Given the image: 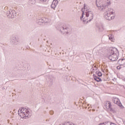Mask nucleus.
I'll use <instances>...</instances> for the list:
<instances>
[{"label":"nucleus","mask_w":125,"mask_h":125,"mask_svg":"<svg viewBox=\"0 0 125 125\" xmlns=\"http://www.w3.org/2000/svg\"><path fill=\"white\" fill-rule=\"evenodd\" d=\"M96 3L100 11H106L108 6L111 4V0H96Z\"/></svg>","instance_id":"nucleus-1"},{"label":"nucleus","mask_w":125,"mask_h":125,"mask_svg":"<svg viewBox=\"0 0 125 125\" xmlns=\"http://www.w3.org/2000/svg\"><path fill=\"white\" fill-rule=\"evenodd\" d=\"M32 111L30 109L24 107H21L18 110L19 116L22 119H27L31 117Z\"/></svg>","instance_id":"nucleus-2"},{"label":"nucleus","mask_w":125,"mask_h":125,"mask_svg":"<svg viewBox=\"0 0 125 125\" xmlns=\"http://www.w3.org/2000/svg\"><path fill=\"white\" fill-rule=\"evenodd\" d=\"M85 15L83 16V18L82 19V20H83V24H87L88 22H90V21H92V19H93V16H94L93 14V12L90 11V12H85Z\"/></svg>","instance_id":"nucleus-3"},{"label":"nucleus","mask_w":125,"mask_h":125,"mask_svg":"<svg viewBox=\"0 0 125 125\" xmlns=\"http://www.w3.org/2000/svg\"><path fill=\"white\" fill-rule=\"evenodd\" d=\"M115 13V11L114 10L111 8H108L106 10V11L105 12L104 14V18L106 20H112L115 18V17L111 16V15H113Z\"/></svg>","instance_id":"nucleus-4"},{"label":"nucleus","mask_w":125,"mask_h":125,"mask_svg":"<svg viewBox=\"0 0 125 125\" xmlns=\"http://www.w3.org/2000/svg\"><path fill=\"white\" fill-rule=\"evenodd\" d=\"M113 54H119V51L118 49L115 47L110 48L108 50V53L107 54L108 56L112 55Z\"/></svg>","instance_id":"nucleus-5"},{"label":"nucleus","mask_w":125,"mask_h":125,"mask_svg":"<svg viewBox=\"0 0 125 125\" xmlns=\"http://www.w3.org/2000/svg\"><path fill=\"white\" fill-rule=\"evenodd\" d=\"M6 15L8 18H14L16 16V12L14 10L8 11L6 13Z\"/></svg>","instance_id":"nucleus-6"},{"label":"nucleus","mask_w":125,"mask_h":125,"mask_svg":"<svg viewBox=\"0 0 125 125\" xmlns=\"http://www.w3.org/2000/svg\"><path fill=\"white\" fill-rule=\"evenodd\" d=\"M81 11L82 12V15L80 18L81 20H83V16L85 15V12H90L89 11V7L85 6V4L84 5L83 8L81 9Z\"/></svg>","instance_id":"nucleus-7"},{"label":"nucleus","mask_w":125,"mask_h":125,"mask_svg":"<svg viewBox=\"0 0 125 125\" xmlns=\"http://www.w3.org/2000/svg\"><path fill=\"white\" fill-rule=\"evenodd\" d=\"M60 31L63 33L70 34L72 29L66 26H64L60 28Z\"/></svg>","instance_id":"nucleus-8"},{"label":"nucleus","mask_w":125,"mask_h":125,"mask_svg":"<svg viewBox=\"0 0 125 125\" xmlns=\"http://www.w3.org/2000/svg\"><path fill=\"white\" fill-rule=\"evenodd\" d=\"M119 57V54H114L113 55H109L108 56V59L111 61H117Z\"/></svg>","instance_id":"nucleus-9"},{"label":"nucleus","mask_w":125,"mask_h":125,"mask_svg":"<svg viewBox=\"0 0 125 125\" xmlns=\"http://www.w3.org/2000/svg\"><path fill=\"white\" fill-rule=\"evenodd\" d=\"M11 42L13 44H17L19 42V39L16 36H14L11 38Z\"/></svg>","instance_id":"nucleus-10"},{"label":"nucleus","mask_w":125,"mask_h":125,"mask_svg":"<svg viewBox=\"0 0 125 125\" xmlns=\"http://www.w3.org/2000/svg\"><path fill=\"white\" fill-rule=\"evenodd\" d=\"M104 107L106 108V109H107V110H109V111H112V105H111V103L110 102H105L104 104Z\"/></svg>","instance_id":"nucleus-11"},{"label":"nucleus","mask_w":125,"mask_h":125,"mask_svg":"<svg viewBox=\"0 0 125 125\" xmlns=\"http://www.w3.org/2000/svg\"><path fill=\"white\" fill-rule=\"evenodd\" d=\"M95 48L97 49L98 53H100V54H102V52H103V51H102V50L103 49V46H102V45H99Z\"/></svg>","instance_id":"nucleus-12"},{"label":"nucleus","mask_w":125,"mask_h":125,"mask_svg":"<svg viewBox=\"0 0 125 125\" xmlns=\"http://www.w3.org/2000/svg\"><path fill=\"white\" fill-rule=\"evenodd\" d=\"M58 5V0H54L51 5V8L53 9H55V8Z\"/></svg>","instance_id":"nucleus-13"},{"label":"nucleus","mask_w":125,"mask_h":125,"mask_svg":"<svg viewBox=\"0 0 125 125\" xmlns=\"http://www.w3.org/2000/svg\"><path fill=\"white\" fill-rule=\"evenodd\" d=\"M42 102L48 104V103H50L51 102V98L49 96H47L42 101Z\"/></svg>","instance_id":"nucleus-14"},{"label":"nucleus","mask_w":125,"mask_h":125,"mask_svg":"<svg viewBox=\"0 0 125 125\" xmlns=\"http://www.w3.org/2000/svg\"><path fill=\"white\" fill-rule=\"evenodd\" d=\"M118 63L120 65V66H123V67H125V59H122L118 61Z\"/></svg>","instance_id":"nucleus-15"},{"label":"nucleus","mask_w":125,"mask_h":125,"mask_svg":"<svg viewBox=\"0 0 125 125\" xmlns=\"http://www.w3.org/2000/svg\"><path fill=\"white\" fill-rule=\"evenodd\" d=\"M37 24H38L39 25H43V24L44 23V21L43 18L38 19L37 20Z\"/></svg>","instance_id":"nucleus-16"},{"label":"nucleus","mask_w":125,"mask_h":125,"mask_svg":"<svg viewBox=\"0 0 125 125\" xmlns=\"http://www.w3.org/2000/svg\"><path fill=\"white\" fill-rule=\"evenodd\" d=\"M113 102L115 104H117V105H118V106H120V107H121V106H122V104H121V102H120V100H119L117 98H115V99H113Z\"/></svg>","instance_id":"nucleus-17"},{"label":"nucleus","mask_w":125,"mask_h":125,"mask_svg":"<svg viewBox=\"0 0 125 125\" xmlns=\"http://www.w3.org/2000/svg\"><path fill=\"white\" fill-rule=\"evenodd\" d=\"M93 77L94 78V80L95 81H96V82H102V80H101V78H100V77H98L96 76H95V75H93Z\"/></svg>","instance_id":"nucleus-18"},{"label":"nucleus","mask_w":125,"mask_h":125,"mask_svg":"<svg viewBox=\"0 0 125 125\" xmlns=\"http://www.w3.org/2000/svg\"><path fill=\"white\" fill-rule=\"evenodd\" d=\"M98 29L100 32H102V31L104 30V28L103 27V25H102V24L98 25Z\"/></svg>","instance_id":"nucleus-19"},{"label":"nucleus","mask_w":125,"mask_h":125,"mask_svg":"<svg viewBox=\"0 0 125 125\" xmlns=\"http://www.w3.org/2000/svg\"><path fill=\"white\" fill-rule=\"evenodd\" d=\"M91 73L92 74L93 72H95V71H96V70H97V67H96V65H95V64H93L92 66V68H91Z\"/></svg>","instance_id":"nucleus-20"},{"label":"nucleus","mask_w":125,"mask_h":125,"mask_svg":"<svg viewBox=\"0 0 125 125\" xmlns=\"http://www.w3.org/2000/svg\"><path fill=\"white\" fill-rule=\"evenodd\" d=\"M54 79V78H53V77H52V76H51L49 78V82H50V85H51V86L52 85V83H53Z\"/></svg>","instance_id":"nucleus-21"},{"label":"nucleus","mask_w":125,"mask_h":125,"mask_svg":"<svg viewBox=\"0 0 125 125\" xmlns=\"http://www.w3.org/2000/svg\"><path fill=\"white\" fill-rule=\"evenodd\" d=\"M35 3H36V0H29L28 1V4H29L30 5L35 4Z\"/></svg>","instance_id":"nucleus-22"},{"label":"nucleus","mask_w":125,"mask_h":125,"mask_svg":"<svg viewBox=\"0 0 125 125\" xmlns=\"http://www.w3.org/2000/svg\"><path fill=\"white\" fill-rule=\"evenodd\" d=\"M108 37L109 40H110L111 42H114V41H115V39H114V36L113 35H109Z\"/></svg>","instance_id":"nucleus-23"},{"label":"nucleus","mask_w":125,"mask_h":125,"mask_svg":"<svg viewBox=\"0 0 125 125\" xmlns=\"http://www.w3.org/2000/svg\"><path fill=\"white\" fill-rule=\"evenodd\" d=\"M96 74L98 75V77H101L102 76V73L99 71H96Z\"/></svg>","instance_id":"nucleus-24"},{"label":"nucleus","mask_w":125,"mask_h":125,"mask_svg":"<svg viewBox=\"0 0 125 125\" xmlns=\"http://www.w3.org/2000/svg\"><path fill=\"white\" fill-rule=\"evenodd\" d=\"M44 19V23H48V22H50V20L47 18H43Z\"/></svg>","instance_id":"nucleus-25"},{"label":"nucleus","mask_w":125,"mask_h":125,"mask_svg":"<svg viewBox=\"0 0 125 125\" xmlns=\"http://www.w3.org/2000/svg\"><path fill=\"white\" fill-rule=\"evenodd\" d=\"M107 124H108V123L105 122L104 123L100 124H99V125H107Z\"/></svg>","instance_id":"nucleus-26"},{"label":"nucleus","mask_w":125,"mask_h":125,"mask_svg":"<svg viewBox=\"0 0 125 125\" xmlns=\"http://www.w3.org/2000/svg\"><path fill=\"white\" fill-rule=\"evenodd\" d=\"M121 66H122V65H120L118 66L117 67V69H118V70H120L122 68Z\"/></svg>","instance_id":"nucleus-27"},{"label":"nucleus","mask_w":125,"mask_h":125,"mask_svg":"<svg viewBox=\"0 0 125 125\" xmlns=\"http://www.w3.org/2000/svg\"><path fill=\"white\" fill-rule=\"evenodd\" d=\"M48 0H41L42 2H46Z\"/></svg>","instance_id":"nucleus-28"},{"label":"nucleus","mask_w":125,"mask_h":125,"mask_svg":"<svg viewBox=\"0 0 125 125\" xmlns=\"http://www.w3.org/2000/svg\"><path fill=\"white\" fill-rule=\"evenodd\" d=\"M50 115H53V111H50Z\"/></svg>","instance_id":"nucleus-29"},{"label":"nucleus","mask_w":125,"mask_h":125,"mask_svg":"<svg viewBox=\"0 0 125 125\" xmlns=\"http://www.w3.org/2000/svg\"><path fill=\"white\" fill-rule=\"evenodd\" d=\"M110 125H112V124H113V125H114V123H109Z\"/></svg>","instance_id":"nucleus-30"},{"label":"nucleus","mask_w":125,"mask_h":125,"mask_svg":"<svg viewBox=\"0 0 125 125\" xmlns=\"http://www.w3.org/2000/svg\"><path fill=\"white\" fill-rule=\"evenodd\" d=\"M124 124H125V121H124Z\"/></svg>","instance_id":"nucleus-31"},{"label":"nucleus","mask_w":125,"mask_h":125,"mask_svg":"<svg viewBox=\"0 0 125 125\" xmlns=\"http://www.w3.org/2000/svg\"><path fill=\"white\" fill-rule=\"evenodd\" d=\"M124 124H125V121H124Z\"/></svg>","instance_id":"nucleus-32"}]
</instances>
